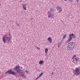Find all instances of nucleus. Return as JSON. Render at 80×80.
Returning <instances> with one entry per match:
<instances>
[{"instance_id": "a211bd4d", "label": "nucleus", "mask_w": 80, "mask_h": 80, "mask_svg": "<svg viewBox=\"0 0 80 80\" xmlns=\"http://www.w3.org/2000/svg\"><path fill=\"white\" fill-rule=\"evenodd\" d=\"M23 74H22V75H21L20 76H22V77L24 79H26L27 78L24 75H23Z\"/></svg>"}, {"instance_id": "dca6fc26", "label": "nucleus", "mask_w": 80, "mask_h": 80, "mask_svg": "<svg viewBox=\"0 0 80 80\" xmlns=\"http://www.w3.org/2000/svg\"><path fill=\"white\" fill-rule=\"evenodd\" d=\"M44 62H43V61L41 60V61H39V64L40 65H42V64H43V63Z\"/></svg>"}, {"instance_id": "ddd939ff", "label": "nucleus", "mask_w": 80, "mask_h": 80, "mask_svg": "<svg viewBox=\"0 0 80 80\" xmlns=\"http://www.w3.org/2000/svg\"><path fill=\"white\" fill-rule=\"evenodd\" d=\"M50 11L51 12H54L56 11V10L54 8H50Z\"/></svg>"}, {"instance_id": "f8f14e48", "label": "nucleus", "mask_w": 80, "mask_h": 80, "mask_svg": "<svg viewBox=\"0 0 80 80\" xmlns=\"http://www.w3.org/2000/svg\"><path fill=\"white\" fill-rule=\"evenodd\" d=\"M12 71V69L8 70L5 72V74H7V73H8V74H11Z\"/></svg>"}, {"instance_id": "7c9ffc66", "label": "nucleus", "mask_w": 80, "mask_h": 80, "mask_svg": "<svg viewBox=\"0 0 80 80\" xmlns=\"http://www.w3.org/2000/svg\"><path fill=\"white\" fill-rule=\"evenodd\" d=\"M64 1H67V0H64Z\"/></svg>"}, {"instance_id": "9d476101", "label": "nucleus", "mask_w": 80, "mask_h": 80, "mask_svg": "<svg viewBox=\"0 0 80 80\" xmlns=\"http://www.w3.org/2000/svg\"><path fill=\"white\" fill-rule=\"evenodd\" d=\"M48 40L50 43H52V39L51 37H49L48 38Z\"/></svg>"}, {"instance_id": "1a4fd4ad", "label": "nucleus", "mask_w": 80, "mask_h": 80, "mask_svg": "<svg viewBox=\"0 0 80 80\" xmlns=\"http://www.w3.org/2000/svg\"><path fill=\"white\" fill-rule=\"evenodd\" d=\"M48 49L47 48H45V53L46 54L45 56L47 55V54H48Z\"/></svg>"}, {"instance_id": "5701e85b", "label": "nucleus", "mask_w": 80, "mask_h": 80, "mask_svg": "<svg viewBox=\"0 0 80 80\" xmlns=\"http://www.w3.org/2000/svg\"><path fill=\"white\" fill-rule=\"evenodd\" d=\"M75 57H76L75 55H74L73 56L72 58V59H74V58H75Z\"/></svg>"}, {"instance_id": "473e14b6", "label": "nucleus", "mask_w": 80, "mask_h": 80, "mask_svg": "<svg viewBox=\"0 0 80 80\" xmlns=\"http://www.w3.org/2000/svg\"><path fill=\"white\" fill-rule=\"evenodd\" d=\"M0 73H1V72L0 71Z\"/></svg>"}, {"instance_id": "bb28decb", "label": "nucleus", "mask_w": 80, "mask_h": 80, "mask_svg": "<svg viewBox=\"0 0 80 80\" xmlns=\"http://www.w3.org/2000/svg\"><path fill=\"white\" fill-rule=\"evenodd\" d=\"M76 1L78 3V0H76Z\"/></svg>"}, {"instance_id": "f257e3e1", "label": "nucleus", "mask_w": 80, "mask_h": 80, "mask_svg": "<svg viewBox=\"0 0 80 80\" xmlns=\"http://www.w3.org/2000/svg\"><path fill=\"white\" fill-rule=\"evenodd\" d=\"M75 43L73 42H70L67 45V48L68 50H72L74 48Z\"/></svg>"}, {"instance_id": "a878e982", "label": "nucleus", "mask_w": 80, "mask_h": 80, "mask_svg": "<svg viewBox=\"0 0 80 80\" xmlns=\"http://www.w3.org/2000/svg\"><path fill=\"white\" fill-rule=\"evenodd\" d=\"M52 75H53V72H52Z\"/></svg>"}, {"instance_id": "c85d7f7f", "label": "nucleus", "mask_w": 80, "mask_h": 80, "mask_svg": "<svg viewBox=\"0 0 80 80\" xmlns=\"http://www.w3.org/2000/svg\"><path fill=\"white\" fill-rule=\"evenodd\" d=\"M21 68H22V67H21Z\"/></svg>"}, {"instance_id": "9b49d317", "label": "nucleus", "mask_w": 80, "mask_h": 80, "mask_svg": "<svg viewBox=\"0 0 80 80\" xmlns=\"http://www.w3.org/2000/svg\"><path fill=\"white\" fill-rule=\"evenodd\" d=\"M43 75V72L41 73L40 74V75H39L38 77L36 78L35 80H38V78H40V77H42V75Z\"/></svg>"}, {"instance_id": "412c9836", "label": "nucleus", "mask_w": 80, "mask_h": 80, "mask_svg": "<svg viewBox=\"0 0 80 80\" xmlns=\"http://www.w3.org/2000/svg\"><path fill=\"white\" fill-rule=\"evenodd\" d=\"M26 73H27V74H29V71L27 70H26L25 71Z\"/></svg>"}, {"instance_id": "423d86ee", "label": "nucleus", "mask_w": 80, "mask_h": 80, "mask_svg": "<svg viewBox=\"0 0 80 80\" xmlns=\"http://www.w3.org/2000/svg\"><path fill=\"white\" fill-rule=\"evenodd\" d=\"M78 60H79L78 58L77 57H76L73 59V62L74 63H77V62H78Z\"/></svg>"}, {"instance_id": "cd10ccee", "label": "nucleus", "mask_w": 80, "mask_h": 80, "mask_svg": "<svg viewBox=\"0 0 80 80\" xmlns=\"http://www.w3.org/2000/svg\"><path fill=\"white\" fill-rule=\"evenodd\" d=\"M31 20H33V18H31Z\"/></svg>"}, {"instance_id": "c756f323", "label": "nucleus", "mask_w": 80, "mask_h": 80, "mask_svg": "<svg viewBox=\"0 0 80 80\" xmlns=\"http://www.w3.org/2000/svg\"><path fill=\"white\" fill-rule=\"evenodd\" d=\"M71 1L73 2V1H72V0H71Z\"/></svg>"}, {"instance_id": "aec40b11", "label": "nucleus", "mask_w": 80, "mask_h": 80, "mask_svg": "<svg viewBox=\"0 0 80 80\" xmlns=\"http://www.w3.org/2000/svg\"><path fill=\"white\" fill-rule=\"evenodd\" d=\"M61 45V43L60 42H59L58 44V48H59Z\"/></svg>"}, {"instance_id": "6e6552de", "label": "nucleus", "mask_w": 80, "mask_h": 80, "mask_svg": "<svg viewBox=\"0 0 80 80\" xmlns=\"http://www.w3.org/2000/svg\"><path fill=\"white\" fill-rule=\"evenodd\" d=\"M57 11L58 12V13H60L62 12V9H61V7H57Z\"/></svg>"}, {"instance_id": "4be33fe9", "label": "nucleus", "mask_w": 80, "mask_h": 80, "mask_svg": "<svg viewBox=\"0 0 80 80\" xmlns=\"http://www.w3.org/2000/svg\"><path fill=\"white\" fill-rule=\"evenodd\" d=\"M66 37H67V35H64L63 37V39H65V38H66Z\"/></svg>"}, {"instance_id": "20e7f679", "label": "nucleus", "mask_w": 80, "mask_h": 80, "mask_svg": "<svg viewBox=\"0 0 80 80\" xmlns=\"http://www.w3.org/2000/svg\"><path fill=\"white\" fill-rule=\"evenodd\" d=\"M48 18H54V17H55V15H54V14H52V13H51V12H48Z\"/></svg>"}, {"instance_id": "4468645a", "label": "nucleus", "mask_w": 80, "mask_h": 80, "mask_svg": "<svg viewBox=\"0 0 80 80\" xmlns=\"http://www.w3.org/2000/svg\"><path fill=\"white\" fill-rule=\"evenodd\" d=\"M20 67L19 66H16L15 68H14V70H17L18 69H20Z\"/></svg>"}, {"instance_id": "f03ea898", "label": "nucleus", "mask_w": 80, "mask_h": 80, "mask_svg": "<svg viewBox=\"0 0 80 80\" xmlns=\"http://www.w3.org/2000/svg\"><path fill=\"white\" fill-rule=\"evenodd\" d=\"M76 38V36L74 35L73 33H72L69 34L68 40V42H71V41H72L73 38Z\"/></svg>"}, {"instance_id": "f3484780", "label": "nucleus", "mask_w": 80, "mask_h": 80, "mask_svg": "<svg viewBox=\"0 0 80 80\" xmlns=\"http://www.w3.org/2000/svg\"><path fill=\"white\" fill-rule=\"evenodd\" d=\"M11 75H16V74H15V72L13 71H11Z\"/></svg>"}, {"instance_id": "2eb2a0df", "label": "nucleus", "mask_w": 80, "mask_h": 80, "mask_svg": "<svg viewBox=\"0 0 80 80\" xmlns=\"http://www.w3.org/2000/svg\"><path fill=\"white\" fill-rule=\"evenodd\" d=\"M2 39L3 43H5V42H6V41H5V37H2Z\"/></svg>"}, {"instance_id": "7ed1b4c3", "label": "nucleus", "mask_w": 80, "mask_h": 80, "mask_svg": "<svg viewBox=\"0 0 80 80\" xmlns=\"http://www.w3.org/2000/svg\"><path fill=\"white\" fill-rule=\"evenodd\" d=\"M80 67H79L78 68H76L75 70H74V72L75 74L76 75H79L80 74Z\"/></svg>"}, {"instance_id": "b1692460", "label": "nucleus", "mask_w": 80, "mask_h": 80, "mask_svg": "<svg viewBox=\"0 0 80 80\" xmlns=\"http://www.w3.org/2000/svg\"><path fill=\"white\" fill-rule=\"evenodd\" d=\"M37 48L38 49V50H40V48H39L38 47H37Z\"/></svg>"}, {"instance_id": "6ab92c4d", "label": "nucleus", "mask_w": 80, "mask_h": 80, "mask_svg": "<svg viewBox=\"0 0 80 80\" xmlns=\"http://www.w3.org/2000/svg\"><path fill=\"white\" fill-rule=\"evenodd\" d=\"M7 40L8 42H10V38L8 37H7Z\"/></svg>"}, {"instance_id": "0eeeda50", "label": "nucleus", "mask_w": 80, "mask_h": 80, "mask_svg": "<svg viewBox=\"0 0 80 80\" xmlns=\"http://www.w3.org/2000/svg\"><path fill=\"white\" fill-rule=\"evenodd\" d=\"M26 4H22V7L23 8L24 10H27V7L26 6Z\"/></svg>"}, {"instance_id": "2f4dec72", "label": "nucleus", "mask_w": 80, "mask_h": 80, "mask_svg": "<svg viewBox=\"0 0 80 80\" xmlns=\"http://www.w3.org/2000/svg\"><path fill=\"white\" fill-rule=\"evenodd\" d=\"M1 4H0V6H1Z\"/></svg>"}, {"instance_id": "393cba45", "label": "nucleus", "mask_w": 80, "mask_h": 80, "mask_svg": "<svg viewBox=\"0 0 80 80\" xmlns=\"http://www.w3.org/2000/svg\"><path fill=\"white\" fill-rule=\"evenodd\" d=\"M17 26H18V27H19V24H18V23H17Z\"/></svg>"}, {"instance_id": "39448f33", "label": "nucleus", "mask_w": 80, "mask_h": 80, "mask_svg": "<svg viewBox=\"0 0 80 80\" xmlns=\"http://www.w3.org/2000/svg\"><path fill=\"white\" fill-rule=\"evenodd\" d=\"M17 72L18 73L20 76L22 75V74H23V72H22V70L20 69L17 70Z\"/></svg>"}]
</instances>
